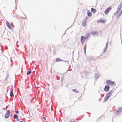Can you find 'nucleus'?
<instances>
[{"instance_id":"f8f14e48","label":"nucleus","mask_w":122,"mask_h":122,"mask_svg":"<svg viewBox=\"0 0 122 122\" xmlns=\"http://www.w3.org/2000/svg\"><path fill=\"white\" fill-rule=\"evenodd\" d=\"M62 61V60H61L60 59V58H56V59L55 62H57L59 61Z\"/></svg>"},{"instance_id":"6ab92c4d","label":"nucleus","mask_w":122,"mask_h":122,"mask_svg":"<svg viewBox=\"0 0 122 122\" xmlns=\"http://www.w3.org/2000/svg\"><path fill=\"white\" fill-rule=\"evenodd\" d=\"M70 122H75V121L74 119H71L70 120Z\"/></svg>"},{"instance_id":"39448f33","label":"nucleus","mask_w":122,"mask_h":122,"mask_svg":"<svg viewBox=\"0 0 122 122\" xmlns=\"http://www.w3.org/2000/svg\"><path fill=\"white\" fill-rule=\"evenodd\" d=\"M87 39V38L83 36H81V41L83 45L84 42H85L86 39Z\"/></svg>"},{"instance_id":"f257e3e1","label":"nucleus","mask_w":122,"mask_h":122,"mask_svg":"<svg viewBox=\"0 0 122 122\" xmlns=\"http://www.w3.org/2000/svg\"><path fill=\"white\" fill-rule=\"evenodd\" d=\"M122 3H120L118 5L117 10L115 13V15L117 18L119 17L122 14V10H121Z\"/></svg>"},{"instance_id":"aec40b11","label":"nucleus","mask_w":122,"mask_h":122,"mask_svg":"<svg viewBox=\"0 0 122 122\" xmlns=\"http://www.w3.org/2000/svg\"><path fill=\"white\" fill-rule=\"evenodd\" d=\"M13 92H11L10 93V96H12L13 95Z\"/></svg>"},{"instance_id":"9b49d317","label":"nucleus","mask_w":122,"mask_h":122,"mask_svg":"<svg viewBox=\"0 0 122 122\" xmlns=\"http://www.w3.org/2000/svg\"><path fill=\"white\" fill-rule=\"evenodd\" d=\"M87 15L89 17L91 16L92 15V13L88 10H87Z\"/></svg>"},{"instance_id":"4468645a","label":"nucleus","mask_w":122,"mask_h":122,"mask_svg":"<svg viewBox=\"0 0 122 122\" xmlns=\"http://www.w3.org/2000/svg\"><path fill=\"white\" fill-rule=\"evenodd\" d=\"M91 11L92 12L94 13H95L96 11V10L93 8H92L91 9Z\"/></svg>"},{"instance_id":"423d86ee","label":"nucleus","mask_w":122,"mask_h":122,"mask_svg":"<svg viewBox=\"0 0 122 122\" xmlns=\"http://www.w3.org/2000/svg\"><path fill=\"white\" fill-rule=\"evenodd\" d=\"M10 113V110H7V112L5 113V118H8L9 116V114Z\"/></svg>"},{"instance_id":"20e7f679","label":"nucleus","mask_w":122,"mask_h":122,"mask_svg":"<svg viewBox=\"0 0 122 122\" xmlns=\"http://www.w3.org/2000/svg\"><path fill=\"white\" fill-rule=\"evenodd\" d=\"M111 7H110L107 8L106 9L105 11H104L105 13L106 14H107L109 11L111 10Z\"/></svg>"},{"instance_id":"7ed1b4c3","label":"nucleus","mask_w":122,"mask_h":122,"mask_svg":"<svg viewBox=\"0 0 122 122\" xmlns=\"http://www.w3.org/2000/svg\"><path fill=\"white\" fill-rule=\"evenodd\" d=\"M106 82L108 85H113L114 83V82L113 81L110 80H107Z\"/></svg>"},{"instance_id":"1a4fd4ad","label":"nucleus","mask_w":122,"mask_h":122,"mask_svg":"<svg viewBox=\"0 0 122 122\" xmlns=\"http://www.w3.org/2000/svg\"><path fill=\"white\" fill-rule=\"evenodd\" d=\"M105 22L106 21L105 20H103L102 19L99 20L97 21V23H105Z\"/></svg>"},{"instance_id":"4be33fe9","label":"nucleus","mask_w":122,"mask_h":122,"mask_svg":"<svg viewBox=\"0 0 122 122\" xmlns=\"http://www.w3.org/2000/svg\"><path fill=\"white\" fill-rule=\"evenodd\" d=\"M12 25L13 26V27H14V25Z\"/></svg>"},{"instance_id":"a211bd4d","label":"nucleus","mask_w":122,"mask_h":122,"mask_svg":"<svg viewBox=\"0 0 122 122\" xmlns=\"http://www.w3.org/2000/svg\"><path fill=\"white\" fill-rule=\"evenodd\" d=\"M31 73V71H29L27 72V75H28L30 74Z\"/></svg>"},{"instance_id":"f03ea898","label":"nucleus","mask_w":122,"mask_h":122,"mask_svg":"<svg viewBox=\"0 0 122 122\" xmlns=\"http://www.w3.org/2000/svg\"><path fill=\"white\" fill-rule=\"evenodd\" d=\"M112 93L113 92L111 91L107 93L105 97L104 100V102H106L107 101L108 99L111 96Z\"/></svg>"},{"instance_id":"412c9836","label":"nucleus","mask_w":122,"mask_h":122,"mask_svg":"<svg viewBox=\"0 0 122 122\" xmlns=\"http://www.w3.org/2000/svg\"><path fill=\"white\" fill-rule=\"evenodd\" d=\"M19 112L17 110L15 112V113H18Z\"/></svg>"},{"instance_id":"6e6552de","label":"nucleus","mask_w":122,"mask_h":122,"mask_svg":"<svg viewBox=\"0 0 122 122\" xmlns=\"http://www.w3.org/2000/svg\"><path fill=\"white\" fill-rule=\"evenodd\" d=\"M109 87L108 86H106L104 89L105 91L106 92L108 91L109 89Z\"/></svg>"},{"instance_id":"5701e85b","label":"nucleus","mask_w":122,"mask_h":122,"mask_svg":"<svg viewBox=\"0 0 122 122\" xmlns=\"http://www.w3.org/2000/svg\"><path fill=\"white\" fill-rule=\"evenodd\" d=\"M20 122H23V121H21Z\"/></svg>"},{"instance_id":"9d476101","label":"nucleus","mask_w":122,"mask_h":122,"mask_svg":"<svg viewBox=\"0 0 122 122\" xmlns=\"http://www.w3.org/2000/svg\"><path fill=\"white\" fill-rule=\"evenodd\" d=\"M86 19L84 21H83L82 23V26H85L86 25Z\"/></svg>"},{"instance_id":"ddd939ff","label":"nucleus","mask_w":122,"mask_h":122,"mask_svg":"<svg viewBox=\"0 0 122 122\" xmlns=\"http://www.w3.org/2000/svg\"><path fill=\"white\" fill-rule=\"evenodd\" d=\"M86 44H85L84 46V52L85 54H86Z\"/></svg>"},{"instance_id":"2eb2a0df","label":"nucleus","mask_w":122,"mask_h":122,"mask_svg":"<svg viewBox=\"0 0 122 122\" xmlns=\"http://www.w3.org/2000/svg\"><path fill=\"white\" fill-rule=\"evenodd\" d=\"M108 43L107 42L106 44V48H105L104 49V52H105L107 50V48L108 47Z\"/></svg>"},{"instance_id":"dca6fc26","label":"nucleus","mask_w":122,"mask_h":122,"mask_svg":"<svg viewBox=\"0 0 122 122\" xmlns=\"http://www.w3.org/2000/svg\"><path fill=\"white\" fill-rule=\"evenodd\" d=\"M18 117V116L16 114H15L14 115V118L15 119H16Z\"/></svg>"},{"instance_id":"f3484780","label":"nucleus","mask_w":122,"mask_h":122,"mask_svg":"<svg viewBox=\"0 0 122 122\" xmlns=\"http://www.w3.org/2000/svg\"><path fill=\"white\" fill-rule=\"evenodd\" d=\"M73 91H74V92L75 93H78V92L76 89H73Z\"/></svg>"},{"instance_id":"0eeeda50","label":"nucleus","mask_w":122,"mask_h":122,"mask_svg":"<svg viewBox=\"0 0 122 122\" xmlns=\"http://www.w3.org/2000/svg\"><path fill=\"white\" fill-rule=\"evenodd\" d=\"M6 24L8 28L10 29H12V27L11 25L8 21H7L6 22Z\"/></svg>"}]
</instances>
